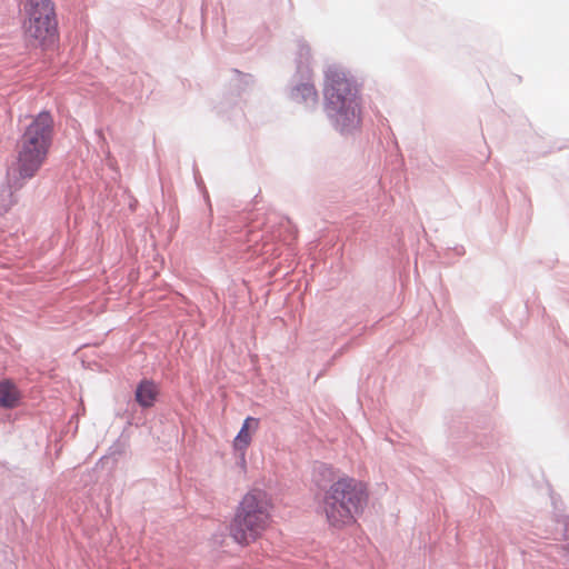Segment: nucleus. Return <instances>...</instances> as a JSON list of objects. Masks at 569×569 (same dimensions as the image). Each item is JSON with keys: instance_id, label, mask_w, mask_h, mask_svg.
Wrapping results in <instances>:
<instances>
[{"instance_id": "obj_4", "label": "nucleus", "mask_w": 569, "mask_h": 569, "mask_svg": "<svg viewBox=\"0 0 569 569\" xmlns=\"http://www.w3.org/2000/svg\"><path fill=\"white\" fill-rule=\"evenodd\" d=\"M367 485L352 477H341L326 491L322 509L328 522L342 528L355 521V515L367 503Z\"/></svg>"}, {"instance_id": "obj_9", "label": "nucleus", "mask_w": 569, "mask_h": 569, "mask_svg": "<svg viewBox=\"0 0 569 569\" xmlns=\"http://www.w3.org/2000/svg\"><path fill=\"white\" fill-rule=\"evenodd\" d=\"M292 97L297 102L315 104L318 101V93L313 84L302 83L295 88Z\"/></svg>"}, {"instance_id": "obj_7", "label": "nucleus", "mask_w": 569, "mask_h": 569, "mask_svg": "<svg viewBox=\"0 0 569 569\" xmlns=\"http://www.w3.org/2000/svg\"><path fill=\"white\" fill-rule=\"evenodd\" d=\"M259 427V420L253 417H248L233 440V448L238 451L244 452L251 442V435Z\"/></svg>"}, {"instance_id": "obj_5", "label": "nucleus", "mask_w": 569, "mask_h": 569, "mask_svg": "<svg viewBox=\"0 0 569 569\" xmlns=\"http://www.w3.org/2000/svg\"><path fill=\"white\" fill-rule=\"evenodd\" d=\"M23 31L26 38L37 46H48L57 37V19L51 0H27Z\"/></svg>"}, {"instance_id": "obj_1", "label": "nucleus", "mask_w": 569, "mask_h": 569, "mask_svg": "<svg viewBox=\"0 0 569 569\" xmlns=\"http://www.w3.org/2000/svg\"><path fill=\"white\" fill-rule=\"evenodd\" d=\"M325 110L341 132L360 124L358 89L348 74L338 67H329L325 73Z\"/></svg>"}, {"instance_id": "obj_3", "label": "nucleus", "mask_w": 569, "mask_h": 569, "mask_svg": "<svg viewBox=\"0 0 569 569\" xmlns=\"http://www.w3.org/2000/svg\"><path fill=\"white\" fill-rule=\"evenodd\" d=\"M53 134V119L49 112H40L26 128L18 143L17 171L22 179L31 178L47 159Z\"/></svg>"}, {"instance_id": "obj_6", "label": "nucleus", "mask_w": 569, "mask_h": 569, "mask_svg": "<svg viewBox=\"0 0 569 569\" xmlns=\"http://www.w3.org/2000/svg\"><path fill=\"white\" fill-rule=\"evenodd\" d=\"M159 395L158 386L151 380H142L136 390V400L143 407H152Z\"/></svg>"}, {"instance_id": "obj_2", "label": "nucleus", "mask_w": 569, "mask_h": 569, "mask_svg": "<svg viewBox=\"0 0 569 569\" xmlns=\"http://www.w3.org/2000/svg\"><path fill=\"white\" fill-rule=\"evenodd\" d=\"M272 509V500L264 490L250 489L241 498L229 525L232 539L241 546L257 541L271 525Z\"/></svg>"}, {"instance_id": "obj_8", "label": "nucleus", "mask_w": 569, "mask_h": 569, "mask_svg": "<svg viewBox=\"0 0 569 569\" xmlns=\"http://www.w3.org/2000/svg\"><path fill=\"white\" fill-rule=\"evenodd\" d=\"M21 395L17 386L10 380L0 382V407L14 408L19 405Z\"/></svg>"}]
</instances>
